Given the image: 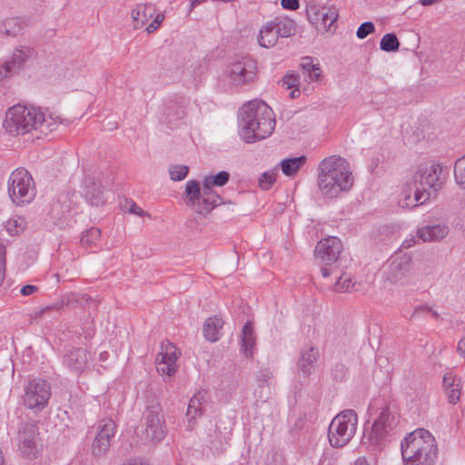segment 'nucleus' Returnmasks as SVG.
I'll use <instances>...</instances> for the list:
<instances>
[{
	"label": "nucleus",
	"instance_id": "f257e3e1",
	"mask_svg": "<svg viewBox=\"0 0 465 465\" xmlns=\"http://www.w3.org/2000/svg\"><path fill=\"white\" fill-rule=\"evenodd\" d=\"M64 123L54 113L46 114L40 107L17 104L5 114L4 128L13 136L28 135L32 142L45 141Z\"/></svg>",
	"mask_w": 465,
	"mask_h": 465
},
{
	"label": "nucleus",
	"instance_id": "f03ea898",
	"mask_svg": "<svg viewBox=\"0 0 465 465\" xmlns=\"http://www.w3.org/2000/svg\"><path fill=\"white\" fill-rule=\"evenodd\" d=\"M275 118L271 107L262 100L245 103L239 110V134L246 143H254L271 136Z\"/></svg>",
	"mask_w": 465,
	"mask_h": 465
},
{
	"label": "nucleus",
	"instance_id": "7ed1b4c3",
	"mask_svg": "<svg viewBox=\"0 0 465 465\" xmlns=\"http://www.w3.org/2000/svg\"><path fill=\"white\" fill-rule=\"evenodd\" d=\"M353 184V176L348 161L340 155L322 159L317 167V185L322 195L337 198L348 192Z\"/></svg>",
	"mask_w": 465,
	"mask_h": 465
},
{
	"label": "nucleus",
	"instance_id": "20e7f679",
	"mask_svg": "<svg viewBox=\"0 0 465 465\" xmlns=\"http://www.w3.org/2000/svg\"><path fill=\"white\" fill-rule=\"evenodd\" d=\"M401 451L404 465H433L438 457L436 440L424 429L409 433L401 441Z\"/></svg>",
	"mask_w": 465,
	"mask_h": 465
},
{
	"label": "nucleus",
	"instance_id": "39448f33",
	"mask_svg": "<svg viewBox=\"0 0 465 465\" xmlns=\"http://www.w3.org/2000/svg\"><path fill=\"white\" fill-rule=\"evenodd\" d=\"M213 185L206 187V177L203 179V188L195 180L188 181L184 191V202L188 207L199 214L210 213L214 207L220 205L222 198L213 192Z\"/></svg>",
	"mask_w": 465,
	"mask_h": 465
},
{
	"label": "nucleus",
	"instance_id": "423d86ee",
	"mask_svg": "<svg viewBox=\"0 0 465 465\" xmlns=\"http://www.w3.org/2000/svg\"><path fill=\"white\" fill-rule=\"evenodd\" d=\"M142 426L143 438L151 443H159L166 434L165 419L162 412V406L154 396L146 398V406L143 413Z\"/></svg>",
	"mask_w": 465,
	"mask_h": 465
},
{
	"label": "nucleus",
	"instance_id": "0eeeda50",
	"mask_svg": "<svg viewBox=\"0 0 465 465\" xmlns=\"http://www.w3.org/2000/svg\"><path fill=\"white\" fill-rule=\"evenodd\" d=\"M398 423L397 412L388 405L381 408L378 419L373 422L370 431H364L361 443L381 448L390 440V436Z\"/></svg>",
	"mask_w": 465,
	"mask_h": 465
},
{
	"label": "nucleus",
	"instance_id": "6e6552de",
	"mask_svg": "<svg viewBox=\"0 0 465 465\" xmlns=\"http://www.w3.org/2000/svg\"><path fill=\"white\" fill-rule=\"evenodd\" d=\"M358 417L353 410H346L336 415L328 430V439L331 446L341 448L355 435Z\"/></svg>",
	"mask_w": 465,
	"mask_h": 465
},
{
	"label": "nucleus",
	"instance_id": "1a4fd4ad",
	"mask_svg": "<svg viewBox=\"0 0 465 465\" xmlns=\"http://www.w3.org/2000/svg\"><path fill=\"white\" fill-rule=\"evenodd\" d=\"M8 194L16 205L28 204L35 199V184L31 173L25 168H17L10 174Z\"/></svg>",
	"mask_w": 465,
	"mask_h": 465
},
{
	"label": "nucleus",
	"instance_id": "9d476101",
	"mask_svg": "<svg viewBox=\"0 0 465 465\" xmlns=\"http://www.w3.org/2000/svg\"><path fill=\"white\" fill-rule=\"evenodd\" d=\"M50 396V384L45 380L35 378L25 387L23 400L28 409L39 411L47 405Z\"/></svg>",
	"mask_w": 465,
	"mask_h": 465
},
{
	"label": "nucleus",
	"instance_id": "9b49d317",
	"mask_svg": "<svg viewBox=\"0 0 465 465\" xmlns=\"http://www.w3.org/2000/svg\"><path fill=\"white\" fill-rule=\"evenodd\" d=\"M38 427L35 421L21 422L17 441L21 454L27 460H34L39 452L38 448Z\"/></svg>",
	"mask_w": 465,
	"mask_h": 465
},
{
	"label": "nucleus",
	"instance_id": "f8f14e48",
	"mask_svg": "<svg viewBox=\"0 0 465 465\" xmlns=\"http://www.w3.org/2000/svg\"><path fill=\"white\" fill-rule=\"evenodd\" d=\"M446 174L440 163H430L420 167L412 177L417 180L420 190L428 192V189H430L437 193L442 188Z\"/></svg>",
	"mask_w": 465,
	"mask_h": 465
},
{
	"label": "nucleus",
	"instance_id": "ddd939ff",
	"mask_svg": "<svg viewBox=\"0 0 465 465\" xmlns=\"http://www.w3.org/2000/svg\"><path fill=\"white\" fill-rule=\"evenodd\" d=\"M90 352L83 347L67 346L64 349L63 365L73 374L79 375L88 367Z\"/></svg>",
	"mask_w": 465,
	"mask_h": 465
},
{
	"label": "nucleus",
	"instance_id": "4468645a",
	"mask_svg": "<svg viewBox=\"0 0 465 465\" xmlns=\"http://www.w3.org/2000/svg\"><path fill=\"white\" fill-rule=\"evenodd\" d=\"M98 431L92 444V453L96 457L107 453L112 439L116 432V425L111 419H104L98 423Z\"/></svg>",
	"mask_w": 465,
	"mask_h": 465
},
{
	"label": "nucleus",
	"instance_id": "2eb2a0df",
	"mask_svg": "<svg viewBox=\"0 0 465 465\" xmlns=\"http://www.w3.org/2000/svg\"><path fill=\"white\" fill-rule=\"evenodd\" d=\"M401 195L399 205L402 208H412L426 203L430 193L420 190L417 180L411 177L406 181Z\"/></svg>",
	"mask_w": 465,
	"mask_h": 465
},
{
	"label": "nucleus",
	"instance_id": "dca6fc26",
	"mask_svg": "<svg viewBox=\"0 0 465 465\" xmlns=\"http://www.w3.org/2000/svg\"><path fill=\"white\" fill-rule=\"evenodd\" d=\"M256 69L257 65L253 59L242 57L232 64L229 76L235 84L242 85L254 80Z\"/></svg>",
	"mask_w": 465,
	"mask_h": 465
},
{
	"label": "nucleus",
	"instance_id": "f3484780",
	"mask_svg": "<svg viewBox=\"0 0 465 465\" xmlns=\"http://www.w3.org/2000/svg\"><path fill=\"white\" fill-rule=\"evenodd\" d=\"M341 251V242L334 236L321 240L315 247L316 257L325 265H331L338 262Z\"/></svg>",
	"mask_w": 465,
	"mask_h": 465
},
{
	"label": "nucleus",
	"instance_id": "a211bd4d",
	"mask_svg": "<svg viewBox=\"0 0 465 465\" xmlns=\"http://www.w3.org/2000/svg\"><path fill=\"white\" fill-rule=\"evenodd\" d=\"M177 347L169 341L161 344V351L156 357L157 371L162 374L172 376L176 372Z\"/></svg>",
	"mask_w": 465,
	"mask_h": 465
},
{
	"label": "nucleus",
	"instance_id": "6ab92c4d",
	"mask_svg": "<svg viewBox=\"0 0 465 465\" xmlns=\"http://www.w3.org/2000/svg\"><path fill=\"white\" fill-rule=\"evenodd\" d=\"M411 263V259L406 253L391 257L387 266V280L393 283L401 282L408 276Z\"/></svg>",
	"mask_w": 465,
	"mask_h": 465
},
{
	"label": "nucleus",
	"instance_id": "aec40b11",
	"mask_svg": "<svg viewBox=\"0 0 465 465\" xmlns=\"http://www.w3.org/2000/svg\"><path fill=\"white\" fill-rule=\"evenodd\" d=\"M84 192L86 200L95 206L104 203L101 183L94 173H85L83 181Z\"/></svg>",
	"mask_w": 465,
	"mask_h": 465
},
{
	"label": "nucleus",
	"instance_id": "412c9836",
	"mask_svg": "<svg viewBox=\"0 0 465 465\" xmlns=\"http://www.w3.org/2000/svg\"><path fill=\"white\" fill-rule=\"evenodd\" d=\"M33 53L34 50L27 46H21L20 48L15 49L11 60L5 62L2 66L5 73L3 74V72L0 71V74H2L3 77H7L9 74L15 73L23 66L27 58L30 57Z\"/></svg>",
	"mask_w": 465,
	"mask_h": 465
},
{
	"label": "nucleus",
	"instance_id": "4be33fe9",
	"mask_svg": "<svg viewBox=\"0 0 465 465\" xmlns=\"http://www.w3.org/2000/svg\"><path fill=\"white\" fill-rule=\"evenodd\" d=\"M319 358V351L313 346L303 348L301 351L297 362L298 370L303 377H308L314 371L315 363Z\"/></svg>",
	"mask_w": 465,
	"mask_h": 465
},
{
	"label": "nucleus",
	"instance_id": "5701e85b",
	"mask_svg": "<svg viewBox=\"0 0 465 465\" xmlns=\"http://www.w3.org/2000/svg\"><path fill=\"white\" fill-rule=\"evenodd\" d=\"M449 233V227L446 224L426 225L420 228L417 237L422 242H438L444 239Z\"/></svg>",
	"mask_w": 465,
	"mask_h": 465
},
{
	"label": "nucleus",
	"instance_id": "b1692460",
	"mask_svg": "<svg viewBox=\"0 0 465 465\" xmlns=\"http://www.w3.org/2000/svg\"><path fill=\"white\" fill-rule=\"evenodd\" d=\"M154 14V7L152 4H140L132 10L134 27L135 29L143 27Z\"/></svg>",
	"mask_w": 465,
	"mask_h": 465
},
{
	"label": "nucleus",
	"instance_id": "393cba45",
	"mask_svg": "<svg viewBox=\"0 0 465 465\" xmlns=\"http://www.w3.org/2000/svg\"><path fill=\"white\" fill-rule=\"evenodd\" d=\"M256 336L254 334L253 325L247 322L242 330L241 351L245 357H252L255 346Z\"/></svg>",
	"mask_w": 465,
	"mask_h": 465
},
{
	"label": "nucleus",
	"instance_id": "a878e982",
	"mask_svg": "<svg viewBox=\"0 0 465 465\" xmlns=\"http://www.w3.org/2000/svg\"><path fill=\"white\" fill-rule=\"evenodd\" d=\"M223 323V321L217 316L208 318L203 328L204 338L211 342L217 341L221 338V330Z\"/></svg>",
	"mask_w": 465,
	"mask_h": 465
},
{
	"label": "nucleus",
	"instance_id": "bb28decb",
	"mask_svg": "<svg viewBox=\"0 0 465 465\" xmlns=\"http://www.w3.org/2000/svg\"><path fill=\"white\" fill-rule=\"evenodd\" d=\"M205 391H198L190 399L186 411V417L190 423L203 414V404L205 402Z\"/></svg>",
	"mask_w": 465,
	"mask_h": 465
},
{
	"label": "nucleus",
	"instance_id": "cd10ccee",
	"mask_svg": "<svg viewBox=\"0 0 465 465\" xmlns=\"http://www.w3.org/2000/svg\"><path fill=\"white\" fill-rule=\"evenodd\" d=\"M278 38L279 35L275 30V25L269 22L260 30L258 42L262 47L270 48L275 45Z\"/></svg>",
	"mask_w": 465,
	"mask_h": 465
},
{
	"label": "nucleus",
	"instance_id": "c85d7f7f",
	"mask_svg": "<svg viewBox=\"0 0 465 465\" xmlns=\"http://www.w3.org/2000/svg\"><path fill=\"white\" fill-rule=\"evenodd\" d=\"M306 156L301 155L298 157L282 159L280 162L279 165L282 169V172L286 176H294L300 171V169L306 163Z\"/></svg>",
	"mask_w": 465,
	"mask_h": 465
},
{
	"label": "nucleus",
	"instance_id": "c756f323",
	"mask_svg": "<svg viewBox=\"0 0 465 465\" xmlns=\"http://www.w3.org/2000/svg\"><path fill=\"white\" fill-rule=\"evenodd\" d=\"M275 25V30L279 36L281 37H290L295 35L296 26L293 20L284 17V18H276L274 21H272Z\"/></svg>",
	"mask_w": 465,
	"mask_h": 465
},
{
	"label": "nucleus",
	"instance_id": "7c9ffc66",
	"mask_svg": "<svg viewBox=\"0 0 465 465\" xmlns=\"http://www.w3.org/2000/svg\"><path fill=\"white\" fill-rule=\"evenodd\" d=\"M328 14H324V18L320 22V30L322 33L335 30L336 21L339 17L338 9L335 6H326Z\"/></svg>",
	"mask_w": 465,
	"mask_h": 465
},
{
	"label": "nucleus",
	"instance_id": "2f4dec72",
	"mask_svg": "<svg viewBox=\"0 0 465 465\" xmlns=\"http://www.w3.org/2000/svg\"><path fill=\"white\" fill-rule=\"evenodd\" d=\"M23 30V23L19 18H8L0 25V32L9 36H15Z\"/></svg>",
	"mask_w": 465,
	"mask_h": 465
},
{
	"label": "nucleus",
	"instance_id": "473e14b6",
	"mask_svg": "<svg viewBox=\"0 0 465 465\" xmlns=\"http://www.w3.org/2000/svg\"><path fill=\"white\" fill-rule=\"evenodd\" d=\"M302 70L308 74L309 78L312 81H319L322 76V70L319 64H314L313 60L310 56H306L302 59L301 64Z\"/></svg>",
	"mask_w": 465,
	"mask_h": 465
},
{
	"label": "nucleus",
	"instance_id": "72a5a7b5",
	"mask_svg": "<svg viewBox=\"0 0 465 465\" xmlns=\"http://www.w3.org/2000/svg\"><path fill=\"white\" fill-rule=\"evenodd\" d=\"M326 6L312 5L307 9V16L309 21L315 25L316 29L320 30V22L324 18V14H328Z\"/></svg>",
	"mask_w": 465,
	"mask_h": 465
},
{
	"label": "nucleus",
	"instance_id": "f704fd0d",
	"mask_svg": "<svg viewBox=\"0 0 465 465\" xmlns=\"http://www.w3.org/2000/svg\"><path fill=\"white\" fill-rule=\"evenodd\" d=\"M165 114L168 124H173L185 116V108L181 104H172L168 105Z\"/></svg>",
	"mask_w": 465,
	"mask_h": 465
},
{
	"label": "nucleus",
	"instance_id": "c9c22d12",
	"mask_svg": "<svg viewBox=\"0 0 465 465\" xmlns=\"http://www.w3.org/2000/svg\"><path fill=\"white\" fill-rule=\"evenodd\" d=\"M380 47L384 52H396L399 50L400 42L395 34L389 33L381 38Z\"/></svg>",
	"mask_w": 465,
	"mask_h": 465
},
{
	"label": "nucleus",
	"instance_id": "e433bc0d",
	"mask_svg": "<svg viewBox=\"0 0 465 465\" xmlns=\"http://www.w3.org/2000/svg\"><path fill=\"white\" fill-rule=\"evenodd\" d=\"M101 237V232L98 228L92 227L83 233L81 237V244L84 247L95 245Z\"/></svg>",
	"mask_w": 465,
	"mask_h": 465
},
{
	"label": "nucleus",
	"instance_id": "4c0bfd02",
	"mask_svg": "<svg viewBox=\"0 0 465 465\" xmlns=\"http://www.w3.org/2000/svg\"><path fill=\"white\" fill-rule=\"evenodd\" d=\"M277 174H278L277 169L264 172L259 178V181H258L259 187L263 191L270 190L272 188V186L274 184V183L276 182Z\"/></svg>",
	"mask_w": 465,
	"mask_h": 465
},
{
	"label": "nucleus",
	"instance_id": "58836bf2",
	"mask_svg": "<svg viewBox=\"0 0 465 465\" xmlns=\"http://www.w3.org/2000/svg\"><path fill=\"white\" fill-rule=\"evenodd\" d=\"M454 176L456 183L465 189V154L455 162Z\"/></svg>",
	"mask_w": 465,
	"mask_h": 465
},
{
	"label": "nucleus",
	"instance_id": "ea45409f",
	"mask_svg": "<svg viewBox=\"0 0 465 465\" xmlns=\"http://www.w3.org/2000/svg\"><path fill=\"white\" fill-rule=\"evenodd\" d=\"M229 179L230 173L226 171H221L215 175H208L206 176V187L208 185L223 186L228 183Z\"/></svg>",
	"mask_w": 465,
	"mask_h": 465
},
{
	"label": "nucleus",
	"instance_id": "a19ab883",
	"mask_svg": "<svg viewBox=\"0 0 465 465\" xmlns=\"http://www.w3.org/2000/svg\"><path fill=\"white\" fill-rule=\"evenodd\" d=\"M169 173L172 180L182 181L187 176L189 168L186 165H173L170 167Z\"/></svg>",
	"mask_w": 465,
	"mask_h": 465
},
{
	"label": "nucleus",
	"instance_id": "79ce46f5",
	"mask_svg": "<svg viewBox=\"0 0 465 465\" xmlns=\"http://www.w3.org/2000/svg\"><path fill=\"white\" fill-rule=\"evenodd\" d=\"M445 394L448 398V401L450 404H456L460 398L461 394V384L456 385L451 388L445 389Z\"/></svg>",
	"mask_w": 465,
	"mask_h": 465
},
{
	"label": "nucleus",
	"instance_id": "37998d69",
	"mask_svg": "<svg viewBox=\"0 0 465 465\" xmlns=\"http://www.w3.org/2000/svg\"><path fill=\"white\" fill-rule=\"evenodd\" d=\"M352 286L351 278L348 275H341L335 282V290L338 292H348Z\"/></svg>",
	"mask_w": 465,
	"mask_h": 465
},
{
	"label": "nucleus",
	"instance_id": "c03bdc74",
	"mask_svg": "<svg viewBox=\"0 0 465 465\" xmlns=\"http://www.w3.org/2000/svg\"><path fill=\"white\" fill-rule=\"evenodd\" d=\"M375 26L372 22H364L357 29L356 35L360 39L365 38L370 34L373 33Z\"/></svg>",
	"mask_w": 465,
	"mask_h": 465
},
{
	"label": "nucleus",
	"instance_id": "a18cd8bd",
	"mask_svg": "<svg viewBox=\"0 0 465 465\" xmlns=\"http://www.w3.org/2000/svg\"><path fill=\"white\" fill-rule=\"evenodd\" d=\"M347 375V368L342 363H336L331 369V376L335 381H341Z\"/></svg>",
	"mask_w": 465,
	"mask_h": 465
},
{
	"label": "nucleus",
	"instance_id": "49530a36",
	"mask_svg": "<svg viewBox=\"0 0 465 465\" xmlns=\"http://www.w3.org/2000/svg\"><path fill=\"white\" fill-rule=\"evenodd\" d=\"M282 85L286 89H292L299 86V77L297 74H286L282 78Z\"/></svg>",
	"mask_w": 465,
	"mask_h": 465
},
{
	"label": "nucleus",
	"instance_id": "de8ad7c7",
	"mask_svg": "<svg viewBox=\"0 0 465 465\" xmlns=\"http://www.w3.org/2000/svg\"><path fill=\"white\" fill-rule=\"evenodd\" d=\"M460 384V380L458 379L451 372H448L443 377V387L444 389L451 388Z\"/></svg>",
	"mask_w": 465,
	"mask_h": 465
},
{
	"label": "nucleus",
	"instance_id": "09e8293b",
	"mask_svg": "<svg viewBox=\"0 0 465 465\" xmlns=\"http://www.w3.org/2000/svg\"><path fill=\"white\" fill-rule=\"evenodd\" d=\"M68 302H69V299H67L66 302H64V299H63L60 302H55V303H54V304H52L50 306H46L45 308H42L39 311L38 314L39 315H43V314H45V312H49L51 310L60 311L64 306V304H68Z\"/></svg>",
	"mask_w": 465,
	"mask_h": 465
},
{
	"label": "nucleus",
	"instance_id": "8fccbe9b",
	"mask_svg": "<svg viewBox=\"0 0 465 465\" xmlns=\"http://www.w3.org/2000/svg\"><path fill=\"white\" fill-rule=\"evenodd\" d=\"M163 20V15H157L154 20L146 27L147 33L151 34L157 30Z\"/></svg>",
	"mask_w": 465,
	"mask_h": 465
},
{
	"label": "nucleus",
	"instance_id": "3c124183",
	"mask_svg": "<svg viewBox=\"0 0 465 465\" xmlns=\"http://www.w3.org/2000/svg\"><path fill=\"white\" fill-rule=\"evenodd\" d=\"M257 378L262 382H268L272 378V372L268 368L262 369L258 372Z\"/></svg>",
	"mask_w": 465,
	"mask_h": 465
},
{
	"label": "nucleus",
	"instance_id": "603ef678",
	"mask_svg": "<svg viewBox=\"0 0 465 465\" xmlns=\"http://www.w3.org/2000/svg\"><path fill=\"white\" fill-rule=\"evenodd\" d=\"M38 290H39V288L37 286L27 284L21 288L20 293L23 296H29V295H32V294L37 292Z\"/></svg>",
	"mask_w": 465,
	"mask_h": 465
},
{
	"label": "nucleus",
	"instance_id": "864d4df0",
	"mask_svg": "<svg viewBox=\"0 0 465 465\" xmlns=\"http://www.w3.org/2000/svg\"><path fill=\"white\" fill-rule=\"evenodd\" d=\"M282 6L287 10H296L299 8V0H282Z\"/></svg>",
	"mask_w": 465,
	"mask_h": 465
},
{
	"label": "nucleus",
	"instance_id": "5fc2aeb1",
	"mask_svg": "<svg viewBox=\"0 0 465 465\" xmlns=\"http://www.w3.org/2000/svg\"><path fill=\"white\" fill-rule=\"evenodd\" d=\"M129 212L140 217H143L146 214L145 212L142 208H140L134 202H132L129 208Z\"/></svg>",
	"mask_w": 465,
	"mask_h": 465
},
{
	"label": "nucleus",
	"instance_id": "6e6d98bb",
	"mask_svg": "<svg viewBox=\"0 0 465 465\" xmlns=\"http://www.w3.org/2000/svg\"><path fill=\"white\" fill-rule=\"evenodd\" d=\"M121 465H150L148 462L143 461L141 458H132Z\"/></svg>",
	"mask_w": 465,
	"mask_h": 465
},
{
	"label": "nucleus",
	"instance_id": "4d7b16f0",
	"mask_svg": "<svg viewBox=\"0 0 465 465\" xmlns=\"http://www.w3.org/2000/svg\"><path fill=\"white\" fill-rule=\"evenodd\" d=\"M428 311H430V307H429L428 305L418 306L414 309L411 318H414V317L418 316L419 314H420L424 312H428Z\"/></svg>",
	"mask_w": 465,
	"mask_h": 465
},
{
	"label": "nucleus",
	"instance_id": "13d9d810",
	"mask_svg": "<svg viewBox=\"0 0 465 465\" xmlns=\"http://www.w3.org/2000/svg\"><path fill=\"white\" fill-rule=\"evenodd\" d=\"M16 227H17L16 221H11V220L8 221L7 231L10 234L14 235V234L17 233Z\"/></svg>",
	"mask_w": 465,
	"mask_h": 465
},
{
	"label": "nucleus",
	"instance_id": "bf43d9fd",
	"mask_svg": "<svg viewBox=\"0 0 465 465\" xmlns=\"http://www.w3.org/2000/svg\"><path fill=\"white\" fill-rule=\"evenodd\" d=\"M0 264H5V247L0 242Z\"/></svg>",
	"mask_w": 465,
	"mask_h": 465
},
{
	"label": "nucleus",
	"instance_id": "052dcab7",
	"mask_svg": "<svg viewBox=\"0 0 465 465\" xmlns=\"http://www.w3.org/2000/svg\"><path fill=\"white\" fill-rule=\"evenodd\" d=\"M327 265L324 264V266L322 267L321 272L322 277L326 278L330 276L332 273V270L326 267Z\"/></svg>",
	"mask_w": 465,
	"mask_h": 465
},
{
	"label": "nucleus",
	"instance_id": "680f3d73",
	"mask_svg": "<svg viewBox=\"0 0 465 465\" xmlns=\"http://www.w3.org/2000/svg\"><path fill=\"white\" fill-rule=\"evenodd\" d=\"M207 0H190V12L193 10L198 5L206 2Z\"/></svg>",
	"mask_w": 465,
	"mask_h": 465
},
{
	"label": "nucleus",
	"instance_id": "e2e57ef3",
	"mask_svg": "<svg viewBox=\"0 0 465 465\" xmlns=\"http://www.w3.org/2000/svg\"><path fill=\"white\" fill-rule=\"evenodd\" d=\"M5 273V264H0V286L2 285Z\"/></svg>",
	"mask_w": 465,
	"mask_h": 465
},
{
	"label": "nucleus",
	"instance_id": "0e129e2a",
	"mask_svg": "<svg viewBox=\"0 0 465 465\" xmlns=\"http://www.w3.org/2000/svg\"><path fill=\"white\" fill-rule=\"evenodd\" d=\"M440 0H420V3L422 5H431L437 2H439Z\"/></svg>",
	"mask_w": 465,
	"mask_h": 465
},
{
	"label": "nucleus",
	"instance_id": "69168bd1",
	"mask_svg": "<svg viewBox=\"0 0 465 465\" xmlns=\"http://www.w3.org/2000/svg\"><path fill=\"white\" fill-rule=\"evenodd\" d=\"M415 242V240L414 239H411V240H406L403 243H402V246L404 248H410L413 243Z\"/></svg>",
	"mask_w": 465,
	"mask_h": 465
},
{
	"label": "nucleus",
	"instance_id": "338daca9",
	"mask_svg": "<svg viewBox=\"0 0 465 465\" xmlns=\"http://www.w3.org/2000/svg\"><path fill=\"white\" fill-rule=\"evenodd\" d=\"M300 95V90L298 88H295L293 89L291 93H290V96L292 98H296L297 96Z\"/></svg>",
	"mask_w": 465,
	"mask_h": 465
},
{
	"label": "nucleus",
	"instance_id": "774afa93",
	"mask_svg": "<svg viewBox=\"0 0 465 465\" xmlns=\"http://www.w3.org/2000/svg\"><path fill=\"white\" fill-rule=\"evenodd\" d=\"M354 465H369L365 459H358Z\"/></svg>",
	"mask_w": 465,
	"mask_h": 465
}]
</instances>
